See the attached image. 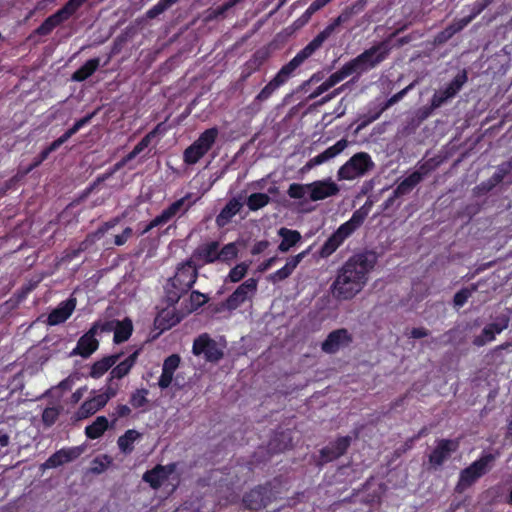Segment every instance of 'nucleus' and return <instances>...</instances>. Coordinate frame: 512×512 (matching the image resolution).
Masks as SVG:
<instances>
[{
  "mask_svg": "<svg viewBox=\"0 0 512 512\" xmlns=\"http://www.w3.org/2000/svg\"><path fill=\"white\" fill-rule=\"evenodd\" d=\"M342 69L344 70L347 77L353 74H357V76H360L363 73H366L358 56L346 62L342 66Z\"/></svg>",
  "mask_w": 512,
  "mask_h": 512,
  "instance_id": "nucleus-49",
  "label": "nucleus"
},
{
  "mask_svg": "<svg viewBox=\"0 0 512 512\" xmlns=\"http://www.w3.org/2000/svg\"><path fill=\"white\" fill-rule=\"evenodd\" d=\"M208 151L195 141L188 146L183 152V160L187 165L196 164Z\"/></svg>",
  "mask_w": 512,
  "mask_h": 512,
  "instance_id": "nucleus-36",
  "label": "nucleus"
},
{
  "mask_svg": "<svg viewBox=\"0 0 512 512\" xmlns=\"http://www.w3.org/2000/svg\"><path fill=\"white\" fill-rule=\"evenodd\" d=\"M466 26L460 19L455 20L452 24L448 25L445 29L438 32L433 39L435 46H440L449 41L456 33L462 31Z\"/></svg>",
  "mask_w": 512,
  "mask_h": 512,
  "instance_id": "nucleus-31",
  "label": "nucleus"
},
{
  "mask_svg": "<svg viewBox=\"0 0 512 512\" xmlns=\"http://www.w3.org/2000/svg\"><path fill=\"white\" fill-rule=\"evenodd\" d=\"M307 188L310 192L309 198L312 201L324 200L339 192L338 185L330 179L314 181L307 184Z\"/></svg>",
  "mask_w": 512,
  "mask_h": 512,
  "instance_id": "nucleus-17",
  "label": "nucleus"
},
{
  "mask_svg": "<svg viewBox=\"0 0 512 512\" xmlns=\"http://www.w3.org/2000/svg\"><path fill=\"white\" fill-rule=\"evenodd\" d=\"M185 293H187V291H182L180 287H172L170 283H168V287L166 288V299L168 304H176Z\"/></svg>",
  "mask_w": 512,
  "mask_h": 512,
  "instance_id": "nucleus-59",
  "label": "nucleus"
},
{
  "mask_svg": "<svg viewBox=\"0 0 512 512\" xmlns=\"http://www.w3.org/2000/svg\"><path fill=\"white\" fill-rule=\"evenodd\" d=\"M219 135L217 127H212L203 131L199 137L195 140L200 146L209 151L215 144Z\"/></svg>",
  "mask_w": 512,
  "mask_h": 512,
  "instance_id": "nucleus-41",
  "label": "nucleus"
},
{
  "mask_svg": "<svg viewBox=\"0 0 512 512\" xmlns=\"http://www.w3.org/2000/svg\"><path fill=\"white\" fill-rule=\"evenodd\" d=\"M192 352L195 356L203 355L204 359L211 363H217L224 357L223 349L207 333L194 339Z\"/></svg>",
  "mask_w": 512,
  "mask_h": 512,
  "instance_id": "nucleus-9",
  "label": "nucleus"
},
{
  "mask_svg": "<svg viewBox=\"0 0 512 512\" xmlns=\"http://www.w3.org/2000/svg\"><path fill=\"white\" fill-rule=\"evenodd\" d=\"M268 54L266 51L257 50L251 58L245 63V69L247 70V76L258 71L263 64L266 62Z\"/></svg>",
  "mask_w": 512,
  "mask_h": 512,
  "instance_id": "nucleus-40",
  "label": "nucleus"
},
{
  "mask_svg": "<svg viewBox=\"0 0 512 512\" xmlns=\"http://www.w3.org/2000/svg\"><path fill=\"white\" fill-rule=\"evenodd\" d=\"M84 449L81 446H74L68 448H62L53 453L45 462L47 468H57L65 463H69L83 453Z\"/></svg>",
  "mask_w": 512,
  "mask_h": 512,
  "instance_id": "nucleus-19",
  "label": "nucleus"
},
{
  "mask_svg": "<svg viewBox=\"0 0 512 512\" xmlns=\"http://www.w3.org/2000/svg\"><path fill=\"white\" fill-rule=\"evenodd\" d=\"M175 470V463H169L167 465L157 464L152 469L147 470L143 474L142 479L144 482L148 483L152 489L157 490L168 480L169 476L174 473Z\"/></svg>",
  "mask_w": 512,
  "mask_h": 512,
  "instance_id": "nucleus-16",
  "label": "nucleus"
},
{
  "mask_svg": "<svg viewBox=\"0 0 512 512\" xmlns=\"http://www.w3.org/2000/svg\"><path fill=\"white\" fill-rule=\"evenodd\" d=\"M352 443V437L349 435L339 436L334 441L329 442L328 445L320 449L318 466H323L329 462L339 459L345 455Z\"/></svg>",
  "mask_w": 512,
  "mask_h": 512,
  "instance_id": "nucleus-10",
  "label": "nucleus"
},
{
  "mask_svg": "<svg viewBox=\"0 0 512 512\" xmlns=\"http://www.w3.org/2000/svg\"><path fill=\"white\" fill-rule=\"evenodd\" d=\"M270 197L265 193H252L248 196L246 204L251 211H257L270 202Z\"/></svg>",
  "mask_w": 512,
  "mask_h": 512,
  "instance_id": "nucleus-43",
  "label": "nucleus"
},
{
  "mask_svg": "<svg viewBox=\"0 0 512 512\" xmlns=\"http://www.w3.org/2000/svg\"><path fill=\"white\" fill-rule=\"evenodd\" d=\"M77 300L71 296L67 300L62 301L55 309H53L47 317L49 326H56L64 323L70 318L76 308Z\"/></svg>",
  "mask_w": 512,
  "mask_h": 512,
  "instance_id": "nucleus-18",
  "label": "nucleus"
},
{
  "mask_svg": "<svg viewBox=\"0 0 512 512\" xmlns=\"http://www.w3.org/2000/svg\"><path fill=\"white\" fill-rule=\"evenodd\" d=\"M109 423L105 416H98L92 424L85 427V435L89 439L100 438L108 429Z\"/></svg>",
  "mask_w": 512,
  "mask_h": 512,
  "instance_id": "nucleus-33",
  "label": "nucleus"
},
{
  "mask_svg": "<svg viewBox=\"0 0 512 512\" xmlns=\"http://www.w3.org/2000/svg\"><path fill=\"white\" fill-rule=\"evenodd\" d=\"M439 164L440 161H438L436 158H429L424 162H419L417 165V169L412 173L418 174L420 176L421 182L426 176H428L431 172L436 170Z\"/></svg>",
  "mask_w": 512,
  "mask_h": 512,
  "instance_id": "nucleus-46",
  "label": "nucleus"
},
{
  "mask_svg": "<svg viewBox=\"0 0 512 512\" xmlns=\"http://www.w3.org/2000/svg\"><path fill=\"white\" fill-rule=\"evenodd\" d=\"M317 50L308 43L301 49L287 64L283 65L275 75L278 80L285 84L292 76L293 72L300 67L309 57H311Z\"/></svg>",
  "mask_w": 512,
  "mask_h": 512,
  "instance_id": "nucleus-15",
  "label": "nucleus"
},
{
  "mask_svg": "<svg viewBox=\"0 0 512 512\" xmlns=\"http://www.w3.org/2000/svg\"><path fill=\"white\" fill-rule=\"evenodd\" d=\"M377 264V255L365 250L353 254L337 270L331 285L334 297L338 300H350L366 286L369 274Z\"/></svg>",
  "mask_w": 512,
  "mask_h": 512,
  "instance_id": "nucleus-1",
  "label": "nucleus"
},
{
  "mask_svg": "<svg viewBox=\"0 0 512 512\" xmlns=\"http://www.w3.org/2000/svg\"><path fill=\"white\" fill-rule=\"evenodd\" d=\"M133 332V324L129 318L122 321H116L114 327L113 341L116 344H121L127 341Z\"/></svg>",
  "mask_w": 512,
  "mask_h": 512,
  "instance_id": "nucleus-32",
  "label": "nucleus"
},
{
  "mask_svg": "<svg viewBox=\"0 0 512 512\" xmlns=\"http://www.w3.org/2000/svg\"><path fill=\"white\" fill-rule=\"evenodd\" d=\"M366 0H357L350 6H347L342 12L334 18L321 32H319L309 43L316 49H320L323 43L335 32L336 28L346 23L355 14L364 10Z\"/></svg>",
  "mask_w": 512,
  "mask_h": 512,
  "instance_id": "nucleus-4",
  "label": "nucleus"
},
{
  "mask_svg": "<svg viewBox=\"0 0 512 512\" xmlns=\"http://www.w3.org/2000/svg\"><path fill=\"white\" fill-rule=\"evenodd\" d=\"M149 390L146 388H138L130 394L129 404L134 409L145 408L149 404Z\"/></svg>",
  "mask_w": 512,
  "mask_h": 512,
  "instance_id": "nucleus-42",
  "label": "nucleus"
},
{
  "mask_svg": "<svg viewBox=\"0 0 512 512\" xmlns=\"http://www.w3.org/2000/svg\"><path fill=\"white\" fill-rule=\"evenodd\" d=\"M307 253L308 250H305L295 256L290 257L282 268L270 274L269 280L272 283H277L287 279L293 273L302 259L307 255Z\"/></svg>",
  "mask_w": 512,
  "mask_h": 512,
  "instance_id": "nucleus-23",
  "label": "nucleus"
},
{
  "mask_svg": "<svg viewBox=\"0 0 512 512\" xmlns=\"http://www.w3.org/2000/svg\"><path fill=\"white\" fill-rule=\"evenodd\" d=\"M99 66L100 59L98 57L89 59L71 75V80L75 82H83L92 76Z\"/></svg>",
  "mask_w": 512,
  "mask_h": 512,
  "instance_id": "nucleus-28",
  "label": "nucleus"
},
{
  "mask_svg": "<svg viewBox=\"0 0 512 512\" xmlns=\"http://www.w3.org/2000/svg\"><path fill=\"white\" fill-rule=\"evenodd\" d=\"M209 298L207 295L194 290L190 294L191 311L197 310L208 302Z\"/></svg>",
  "mask_w": 512,
  "mask_h": 512,
  "instance_id": "nucleus-56",
  "label": "nucleus"
},
{
  "mask_svg": "<svg viewBox=\"0 0 512 512\" xmlns=\"http://www.w3.org/2000/svg\"><path fill=\"white\" fill-rule=\"evenodd\" d=\"M475 290L476 286L473 285L471 288L464 287L456 292L453 297L454 306L458 308L463 307Z\"/></svg>",
  "mask_w": 512,
  "mask_h": 512,
  "instance_id": "nucleus-52",
  "label": "nucleus"
},
{
  "mask_svg": "<svg viewBox=\"0 0 512 512\" xmlns=\"http://www.w3.org/2000/svg\"><path fill=\"white\" fill-rule=\"evenodd\" d=\"M459 448V442L456 439H439L436 446L428 455V462L434 469L441 467L453 453Z\"/></svg>",
  "mask_w": 512,
  "mask_h": 512,
  "instance_id": "nucleus-12",
  "label": "nucleus"
},
{
  "mask_svg": "<svg viewBox=\"0 0 512 512\" xmlns=\"http://www.w3.org/2000/svg\"><path fill=\"white\" fill-rule=\"evenodd\" d=\"M161 124H158L153 130L148 132L134 147L139 154L144 151L151 143L152 139L156 137Z\"/></svg>",
  "mask_w": 512,
  "mask_h": 512,
  "instance_id": "nucleus-55",
  "label": "nucleus"
},
{
  "mask_svg": "<svg viewBox=\"0 0 512 512\" xmlns=\"http://www.w3.org/2000/svg\"><path fill=\"white\" fill-rule=\"evenodd\" d=\"M420 183V176L416 173H411L405 177L394 189L395 196H404L410 193Z\"/></svg>",
  "mask_w": 512,
  "mask_h": 512,
  "instance_id": "nucleus-39",
  "label": "nucleus"
},
{
  "mask_svg": "<svg viewBox=\"0 0 512 512\" xmlns=\"http://www.w3.org/2000/svg\"><path fill=\"white\" fill-rule=\"evenodd\" d=\"M307 184L292 183L288 188V195L293 199H302L306 194Z\"/></svg>",
  "mask_w": 512,
  "mask_h": 512,
  "instance_id": "nucleus-60",
  "label": "nucleus"
},
{
  "mask_svg": "<svg viewBox=\"0 0 512 512\" xmlns=\"http://www.w3.org/2000/svg\"><path fill=\"white\" fill-rule=\"evenodd\" d=\"M98 326V323H94L91 328L78 339L76 347L72 350L71 355L88 358L98 349L99 341L96 339Z\"/></svg>",
  "mask_w": 512,
  "mask_h": 512,
  "instance_id": "nucleus-14",
  "label": "nucleus"
},
{
  "mask_svg": "<svg viewBox=\"0 0 512 512\" xmlns=\"http://www.w3.org/2000/svg\"><path fill=\"white\" fill-rule=\"evenodd\" d=\"M60 415V409L58 407H46L42 413V422L45 426L51 427L55 424Z\"/></svg>",
  "mask_w": 512,
  "mask_h": 512,
  "instance_id": "nucleus-53",
  "label": "nucleus"
},
{
  "mask_svg": "<svg viewBox=\"0 0 512 512\" xmlns=\"http://www.w3.org/2000/svg\"><path fill=\"white\" fill-rule=\"evenodd\" d=\"M492 0H478L470 6V14L466 17L461 18V22L467 26L472 22L478 15H480L490 4Z\"/></svg>",
  "mask_w": 512,
  "mask_h": 512,
  "instance_id": "nucleus-44",
  "label": "nucleus"
},
{
  "mask_svg": "<svg viewBox=\"0 0 512 512\" xmlns=\"http://www.w3.org/2000/svg\"><path fill=\"white\" fill-rule=\"evenodd\" d=\"M494 339H495V336H494L493 332L486 325L482 329L481 333L474 337L473 345H475L477 347H482V346L486 345L487 343L492 342Z\"/></svg>",
  "mask_w": 512,
  "mask_h": 512,
  "instance_id": "nucleus-54",
  "label": "nucleus"
},
{
  "mask_svg": "<svg viewBox=\"0 0 512 512\" xmlns=\"http://www.w3.org/2000/svg\"><path fill=\"white\" fill-rule=\"evenodd\" d=\"M278 493L273 482H267L245 493L242 502L245 508L258 511L266 508L272 501L276 500Z\"/></svg>",
  "mask_w": 512,
  "mask_h": 512,
  "instance_id": "nucleus-6",
  "label": "nucleus"
},
{
  "mask_svg": "<svg viewBox=\"0 0 512 512\" xmlns=\"http://www.w3.org/2000/svg\"><path fill=\"white\" fill-rule=\"evenodd\" d=\"M282 85V81L278 80V78L274 76L257 94L255 100L259 102L268 100L272 94Z\"/></svg>",
  "mask_w": 512,
  "mask_h": 512,
  "instance_id": "nucleus-45",
  "label": "nucleus"
},
{
  "mask_svg": "<svg viewBox=\"0 0 512 512\" xmlns=\"http://www.w3.org/2000/svg\"><path fill=\"white\" fill-rule=\"evenodd\" d=\"M497 456L498 454L482 453L481 456L470 465L480 475V477H482L493 467Z\"/></svg>",
  "mask_w": 512,
  "mask_h": 512,
  "instance_id": "nucleus-35",
  "label": "nucleus"
},
{
  "mask_svg": "<svg viewBox=\"0 0 512 512\" xmlns=\"http://www.w3.org/2000/svg\"><path fill=\"white\" fill-rule=\"evenodd\" d=\"M468 81V74L465 69L459 71L457 75L444 88L446 93L454 98Z\"/></svg>",
  "mask_w": 512,
  "mask_h": 512,
  "instance_id": "nucleus-38",
  "label": "nucleus"
},
{
  "mask_svg": "<svg viewBox=\"0 0 512 512\" xmlns=\"http://www.w3.org/2000/svg\"><path fill=\"white\" fill-rule=\"evenodd\" d=\"M219 247L218 241H211L199 245L193 252V259L202 261L203 264H212L219 261Z\"/></svg>",
  "mask_w": 512,
  "mask_h": 512,
  "instance_id": "nucleus-22",
  "label": "nucleus"
},
{
  "mask_svg": "<svg viewBox=\"0 0 512 512\" xmlns=\"http://www.w3.org/2000/svg\"><path fill=\"white\" fill-rule=\"evenodd\" d=\"M369 213L365 206L355 210L351 218L341 224L321 246L318 254L321 258L330 257L358 228L362 226Z\"/></svg>",
  "mask_w": 512,
  "mask_h": 512,
  "instance_id": "nucleus-2",
  "label": "nucleus"
},
{
  "mask_svg": "<svg viewBox=\"0 0 512 512\" xmlns=\"http://www.w3.org/2000/svg\"><path fill=\"white\" fill-rule=\"evenodd\" d=\"M480 477V475L472 468L471 465L461 470L458 482L455 486L457 493H462L471 487Z\"/></svg>",
  "mask_w": 512,
  "mask_h": 512,
  "instance_id": "nucleus-30",
  "label": "nucleus"
},
{
  "mask_svg": "<svg viewBox=\"0 0 512 512\" xmlns=\"http://www.w3.org/2000/svg\"><path fill=\"white\" fill-rule=\"evenodd\" d=\"M132 413L131 408L126 404H118L113 412L110 414L113 422H116L120 418L129 417Z\"/></svg>",
  "mask_w": 512,
  "mask_h": 512,
  "instance_id": "nucleus-63",
  "label": "nucleus"
},
{
  "mask_svg": "<svg viewBox=\"0 0 512 512\" xmlns=\"http://www.w3.org/2000/svg\"><path fill=\"white\" fill-rule=\"evenodd\" d=\"M241 208L242 203L238 199L232 198L229 200L216 217L217 226L224 227L241 210Z\"/></svg>",
  "mask_w": 512,
  "mask_h": 512,
  "instance_id": "nucleus-27",
  "label": "nucleus"
},
{
  "mask_svg": "<svg viewBox=\"0 0 512 512\" xmlns=\"http://www.w3.org/2000/svg\"><path fill=\"white\" fill-rule=\"evenodd\" d=\"M140 351L141 349H136L123 361L119 362L116 366H113L111 368L109 377L120 380L127 376L130 373L131 369L136 364Z\"/></svg>",
  "mask_w": 512,
  "mask_h": 512,
  "instance_id": "nucleus-25",
  "label": "nucleus"
},
{
  "mask_svg": "<svg viewBox=\"0 0 512 512\" xmlns=\"http://www.w3.org/2000/svg\"><path fill=\"white\" fill-rule=\"evenodd\" d=\"M87 0H68L62 8L47 17L40 26L34 30L39 36L49 35L57 26L70 19Z\"/></svg>",
  "mask_w": 512,
  "mask_h": 512,
  "instance_id": "nucleus-5",
  "label": "nucleus"
},
{
  "mask_svg": "<svg viewBox=\"0 0 512 512\" xmlns=\"http://www.w3.org/2000/svg\"><path fill=\"white\" fill-rule=\"evenodd\" d=\"M97 411L99 410L96 409V406L92 403V401L90 399H87L79 407L77 415L80 419H84L95 414Z\"/></svg>",
  "mask_w": 512,
  "mask_h": 512,
  "instance_id": "nucleus-57",
  "label": "nucleus"
},
{
  "mask_svg": "<svg viewBox=\"0 0 512 512\" xmlns=\"http://www.w3.org/2000/svg\"><path fill=\"white\" fill-rule=\"evenodd\" d=\"M96 112H92V113H89L87 114L86 116L78 119L73 125L72 127H70L68 130H66L63 135L65 136V138L67 140H69L74 134H76L81 128H83L84 126H86L87 124L90 123V121L92 120V118L95 116Z\"/></svg>",
  "mask_w": 512,
  "mask_h": 512,
  "instance_id": "nucleus-48",
  "label": "nucleus"
},
{
  "mask_svg": "<svg viewBox=\"0 0 512 512\" xmlns=\"http://www.w3.org/2000/svg\"><path fill=\"white\" fill-rule=\"evenodd\" d=\"M257 291V280L254 278H249L240 284L235 291L228 296V298L217 304L216 307L212 310L214 313L222 312L223 310L233 311L236 310L239 306H241L247 299H249L250 295L255 294Z\"/></svg>",
  "mask_w": 512,
  "mask_h": 512,
  "instance_id": "nucleus-8",
  "label": "nucleus"
},
{
  "mask_svg": "<svg viewBox=\"0 0 512 512\" xmlns=\"http://www.w3.org/2000/svg\"><path fill=\"white\" fill-rule=\"evenodd\" d=\"M115 379L108 377L107 383L102 394L109 401L114 398L119 392V384L114 381Z\"/></svg>",
  "mask_w": 512,
  "mask_h": 512,
  "instance_id": "nucleus-62",
  "label": "nucleus"
},
{
  "mask_svg": "<svg viewBox=\"0 0 512 512\" xmlns=\"http://www.w3.org/2000/svg\"><path fill=\"white\" fill-rule=\"evenodd\" d=\"M348 146V141L346 139L338 140L334 145L328 147L323 152L319 153L315 157L310 159L311 165H321L330 159L339 155L346 147Z\"/></svg>",
  "mask_w": 512,
  "mask_h": 512,
  "instance_id": "nucleus-26",
  "label": "nucleus"
},
{
  "mask_svg": "<svg viewBox=\"0 0 512 512\" xmlns=\"http://www.w3.org/2000/svg\"><path fill=\"white\" fill-rule=\"evenodd\" d=\"M191 197L190 193H187L184 197L174 201L167 208H165L159 215V219L163 225L167 224L175 216L185 215L192 207L194 202H187Z\"/></svg>",
  "mask_w": 512,
  "mask_h": 512,
  "instance_id": "nucleus-20",
  "label": "nucleus"
},
{
  "mask_svg": "<svg viewBox=\"0 0 512 512\" xmlns=\"http://www.w3.org/2000/svg\"><path fill=\"white\" fill-rule=\"evenodd\" d=\"M278 234L282 238V240L278 246V250L282 253L288 252L292 247H294L301 240V234L297 230H291V229L282 227L279 230Z\"/></svg>",
  "mask_w": 512,
  "mask_h": 512,
  "instance_id": "nucleus-29",
  "label": "nucleus"
},
{
  "mask_svg": "<svg viewBox=\"0 0 512 512\" xmlns=\"http://www.w3.org/2000/svg\"><path fill=\"white\" fill-rule=\"evenodd\" d=\"M248 268L249 266L245 262L237 264L229 271L227 280L232 283L240 282L246 276Z\"/></svg>",
  "mask_w": 512,
  "mask_h": 512,
  "instance_id": "nucleus-50",
  "label": "nucleus"
},
{
  "mask_svg": "<svg viewBox=\"0 0 512 512\" xmlns=\"http://www.w3.org/2000/svg\"><path fill=\"white\" fill-rule=\"evenodd\" d=\"M123 353H114L104 356L100 360L94 362L90 368L89 375L93 379H99L115 364H117L122 357Z\"/></svg>",
  "mask_w": 512,
  "mask_h": 512,
  "instance_id": "nucleus-24",
  "label": "nucleus"
},
{
  "mask_svg": "<svg viewBox=\"0 0 512 512\" xmlns=\"http://www.w3.org/2000/svg\"><path fill=\"white\" fill-rule=\"evenodd\" d=\"M198 278V268L192 260H186L178 265L174 277L169 279L172 287H180L182 291H189Z\"/></svg>",
  "mask_w": 512,
  "mask_h": 512,
  "instance_id": "nucleus-11",
  "label": "nucleus"
},
{
  "mask_svg": "<svg viewBox=\"0 0 512 512\" xmlns=\"http://www.w3.org/2000/svg\"><path fill=\"white\" fill-rule=\"evenodd\" d=\"M452 97L446 93V90L440 89L439 91H436L430 101V105L428 106V109L430 111H434L438 108H440L442 105H444L446 102H448Z\"/></svg>",
  "mask_w": 512,
  "mask_h": 512,
  "instance_id": "nucleus-51",
  "label": "nucleus"
},
{
  "mask_svg": "<svg viewBox=\"0 0 512 512\" xmlns=\"http://www.w3.org/2000/svg\"><path fill=\"white\" fill-rule=\"evenodd\" d=\"M293 446L292 431L290 429L276 431L268 442V451L272 454L282 453Z\"/></svg>",
  "mask_w": 512,
  "mask_h": 512,
  "instance_id": "nucleus-21",
  "label": "nucleus"
},
{
  "mask_svg": "<svg viewBox=\"0 0 512 512\" xmlns=\"http://www.w3.org/2000/svg\"><path fill=\"white\" fill-rule=\"evenodd\" d=\"M405 28L406 25L396 29L387 38L372 45L370 48L365 49L362 53L358 55V58L360 59L362 66L364 67L366 72L376 68L378 65H380L383 61H385L388 58L392 50L391 40L396 35L403 32Z\"/></svg>",
  "mask_w": 512,
  "mask_h": 512,
  "instance_id": "nucleus-3",
  "label": "nucleus"
},
{
  "mask_svg": "<svg viewBox=\"0 0 512 512\" xmlns=\"http://www.w3.org/2000/svg\"><path fill=\"white\" fill-rule=\"evenodd\" d=\"M373 168L374 162L371 156L366 152H358L339 168L338 178L340 180H354L364 176Z\"/></svg>",
  "mask_w": 512,
  "mask_h": 512,
  "instance_id": "nucleus-7",
  "label": "nucleus"
},
{
  "mask_svg": "<svg viewBox=\"0 0 512 512\" xmlns=\"http://www.w3.org/2000/svg\"><path fill=\"white\" fill-rule=\"evenodd\" d=\"M238 252L239 251L236 243L231 242L225 244L221 249H219V261L230 264L234 259L237 258Z\"/></svg>",
  "mask_w": 512,
  "mask_h": 512,
  "instance_id": "nucleus-47",
  "label": "nucleus"
},
{
  "mask_svg": "<svg viewBox=\"0 0 512 512\" xmlns=\"http://www.w3.org/2000/svg\"><path fill=\"white\" fill-rule=\"evenodd\" d=\"M141 437V434L135 429L125 431L117 440L120 451L124 454H130L134 450V442Z\"/></svg>",
  "mask_w": 512,
  "mask_h": 512,
  "instance_id": "nucleus-34",
  "label": "nucleus"
},
{
  "mask_svg": "<svg viewBox=\"0 0 512 512\" xmlns=\"http://www.w3.org/2000/svg\"><path fill=\"white\" fill-rule=\"evenodd\" d=\"M352 342V334L346 328H339L327 335L321 344V349L327 354H335L341 348L348 347Z\"/></svg>",
  "mask_w": 512,
  "mask_h": 512,
  "instance_id": "nucleus-13",
  "label": "nucleus"
},
{
  "mask_svg": "<svg viewBox=\"0 0 512 512\" xmlns=\"http://www.w3.org/2000/svg\"><path fill=\"white\" fill-rule=\"evenodd\" d=\"M119 221H120L119 217H115V218H112V219L104 222L94 232V237H96L97 239H100L110 229L114 228L119 223Z\"/></svg>",
  "mask_w": 512,
  "mask_h": 512,
  "instance_id": "nucleus-64",
  "label": "nucleus"
},
{
  "mask_svg": "<svg viewBox=\"0 0 512 512\" xmlns=\"http://www.w3.org/2000/svg\"><path fill=\"white\" fill-rule=\"evenodd\" d=\"M181 321V316L171 310H163L156 318V323L161 330L170 329Z\"/></svg>",
  "mask_w": 512,
  "mask_h": 512,
  "instance_id": "nucleus-37",
  "label": "nucleus"
},
{
  "mask_svg": "<svg viewBox=\"0 0 512 512\" xmlns=\"http://www.w3.org/2000/svg\"><path fill=\"white\" fill-rule=\"evenodd\" d=\"M171 6L165 0H159L157 4L146 11V18L154 19L165 12Z\"/></svg>",
  "mask_w": 512,
  "mask_h": 512,
  "instance_id": "nucleus-58",
  "label": "nucleus"
},
{
  "mask_svg": "<svg viewBox=\"0 0 512 512\" xmlns=\"http://www.w3.org/2000/svg\"><path fill=\"white\" fill-rule=\"evenodd\" d=\"M180 361L181 358L178 354H171L164 360L162 369L174 374L180 365Z\"/></svg>",
  "mask_w": 512,
  "mask_h": 512,
  "instance_id": "nucleus-61",
  "label": "nucleus"
}]
</instances>
